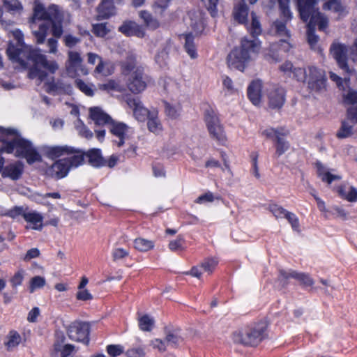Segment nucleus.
Listing matches in <instances>:
<instances>
[{
    "instance_id": "obj_44",
    "label": "nucleus",
    "mask_w": 357,
    "mask_h": 357,
    "mask_svg": "<svg viewBox=\"0 0 357 357\" xmlns=\"http://www.w3.org/2000/svg\"><path fill=\"white\" fill-rule=\"evenodd\" d=\"M285 132L282 128L275 129L273 128H266L262 131V135L265 136L266 138L278 140V137H280L282 135H284Z\"/></svg>"
},
{
    "instance_id": "obj_43",
    "label": "nucleus",
    "mask_w": 357,
    "mask_h": 357,
    "mask_svg": "<svg viewBox=\"0 0 357 357\" xmlns=\"http://www.w3.org/2000/svg\"><path fill=\"white\" fill-rule=\"evenodd\" d=\"M46 284L45 278L42 276H35L29 281V290L30 293H33L36 289L43 288Z\"/></svg>"
},
{
    "instance_id": "obj_41",
    "label": "nucleus",
    "mask_w": 357,
    "mask_h": 357,
    "mask_svg": "<svg viewBox=\"0 0 357 357\" xmlns=\"http://www.w3.org/2000/svg\"><path fill=\"white\" fill-rule=\"evenodd\" d=\"M252 22L250 26H248V31L252 36H258L262 32V29L259 20L255 13H251Z\"/></svg>"
},
{
    "instance_id": "obj_35",
    "label": "nucleus",
    "mask_w": 357,
    "mask_h": 357,
    "mask_svg": "<svg viewBox=\"0 0 357 357\" xmlns=\"http://www.w3.org/2000/svg\"><path fill=\"white\" fill-rule=\"evenodd\" d=\"M98 10L103 17H109L113 15L114 13V6L112 0H102Z\"/></svg>"
},
{
    "instance_id": "obj_47",
    "label": "nucleus",
    "mask_w": 357,
    "mask_h": 357,
    "mask_svg": "<svg viewBox=\"0 0 357 357\" xmlns=\"http://www.w3.org/2000/svg\"><path fill=\"white\" fill-rule=\"evenodd\" d=\"M165 341L168 345L176 346L183 342V338L178 331H174L167 335Z\"/></svg>"
},
{
    "instance_id": "obj_32",
    "label": "nucleus",
    "mask_w": 357,
    "mask_h": 357,
    "mask_svg": "<svg viewBox=\"0 0 357 357\" xmlns=\"http://www.w3.org/2000/svg\"><path fill=\"white\" fill-rule=\"evenodd\" d=\"M133 246L137 250L146 252L154 248L155 242L142 237H138L134 240Z\"/></svg>"
},
{
    "instance_id": "obj_12",
    "label": "nucleus",
    "mask_w": 357,
    "mask_h": 357,
    "mask_svg": "<svg viewBox=\"0 0 357 357\" xmlns=\"http://www.w3.org/2000/svg\"><path fill=\"white\" fill-rule=\"evenodd\" d=\"M41 152L49 158H56L61 156L70 157L77 152H82L81 150L76 149L72 146H49L43 145L40 146Z\"/></svg>"
},
{
    "instance_id": "obj_42",
    "label": "nucleus",
    "mask_w": 357,
    "mask_h": 357,
    "mask_svg": "<svg viewBox=\"0 0 357 357\" xmlns=\"http://www.w3.org/2000/svg\"><path fill=\"white\" fill-rule=\"evenodd\" d=\"M271 31L280 36L289 37V31L287 30L285 24L280 20L275 21L271 26Z\"/></svg>"
},
{
    "instance_id": "obj_24",
    "label": "nucleus",
    "mask_w": 357,
    "mask_h": 357,
    "mask_svg": "<svg viewBox=\"0 0 357 357\" xmlns=\"http://www.w3.org/2000/svg\"><path fill=\"white\" fill-rule=\"evenodd\" d=\"M119 31L128 36H137L138 38H143L145 36V31L144 28L133 21L125 22L119 28Z\"/></svg>"
},
{
    "instance_id": "obj_46",
    "label": "nucleus",
    "mask_w": 357,
    "mask_h": 357,
    "mask_svg": "<svg viewBox=\"0 0 357 357\" xmlns=\"http://www.w3.org/2000/svg\"><path fill=\"white\" fill-rule=\"evenodd\" d=\"M3 3L6 9L13 14L21 13L22 11V6L17 0H3Z\"/></svg>"
},
{
    "instance_id": "obj_61",
    "label": "nucleus",
    "mask_w": 357,
    "mask_h": 357,
    "mask_svg": "<svg viewBox=\"0 0 357 357\" xmlns=\"http://www.w3.org/2000/svg\"><path fill=\"white\" fill-rule=\"evenodd\" d=\"M344 101L348 103H356L357 102V91L353 89H349L346 93L343 94Z\"/></svg>"
},
{
    "instance_id": "obj_29",
    "label": "nucleus",
    "mask_w": 357,
    "mask_h": 357,
    "mask_svg": "<svg viewBox=\"0 0 357 357\" xmlns=\"http://www.w3.org/2000/svg\"><path fill=\"white\" fill-rule=\"evenodd\" d=\"M291 47L290 43L286 40H281L280 44H273L270 46V53L266 54L267 59L273 61H277L278 60V55L275 54L278 50H282L284 52H287L289 50Z\"/></svg>"
},
{
    "instance_id": "obj_48",
    "label": "nucleus",
    "mask_w": 357,
    "mask_h": 357,
    "mask_svg": "<svg viewBox=\"0 0 357 357\" xmlns=\"http://www.w3.org/2000/svg\"><path fill=\"white\" fill-rule=\"evenodd\" d=\"M76 85L78 89L88 96H93L94 95V86L91 84L85 83L81 79L76 80Z\"/></svg>"
},
{
    "instance_id": "obj_3",
    "label": "nucleus",
    "mask_w": 357,
    "mask_h": 357,
    "mask_svg": "<svg viewBox=\"0 0 357 357\" xmlns=\"http://www.w3.org/2000/svg\"><path fill=\"white\" fill-rule=\"evenodd\" d=\"M0 153H13L26 159L28 164L42 161V156L33 143L17 132L0 128Z\"/></svg>"
},
{
    "instance_id": "obj_51",
    "label": "nucleus",
    "mask_w": 357,
    "mask_h": 357,
    "mask_svg": "<svg viewBox=\"0 0 357 357\" xmlns=\"http://www.w3.org/2000/svg\"><path fill=\"white\" fill-rule=\"evenodd\" d=\"M26 271L24 269H19L10 278V282L13 287L15 288L22 284Z\"/></svg>"
},
{
    "instance_id": "obj_53",
    "label": "nucleus",
    "mask_w": 357,
    "mask_h": 357,
    "mask_svg": "<svg viewBox=\"0 0 357 357\" xmlns=\"http://www.w3.org/2000/svg\"><path fill=\"white\" fill-rule=\"evenodd\" d=\"M124 351L123 347L119 344H111L107 347V351L111 357H116Z\"/></svg>"
},
{
    "instance_id": "obj_2",
    "label": "nucleus",
    "mask_w": 357,
    "mask_h": 357,
    "mask_svg": "<svg viewBox=\"0 0 357 357\" xmlns=\"http://www.w3.org/2000/svg\"><path fill=\"white\" fill-rule=\"evenodd\" d=\"M63 13L56 5H51L45 10L37 0L34 1L33 14L29 20V26L38 44L44 43L52 24V35L59 38L63 34L62 20Z\"/></svg>"
},
{
    "instance_id": "obj_1",
    "label": "nucleus",
    "mask_w": 357,
    "mask_h": 357,
    "mask_svg": "<svg viewBox=\"0 0 357 357\" xmlns=\"http://www.w3.org/2000/svg\"><path fill=\"white\" fill-rule=\"evenodd\" d=\"M9 35L17 40V47L9 44L7 54L10 60L19 63L22 68L29 70V78L36 79L40 83L44 82V89L50 93L71 92L72 87L70 84L55 83L54 80L47 82V75L43 68L53 74L59 69L56 61L48 60L40 50L25 45L23 41L24 34L21 30L13 29L10 31Z\"/></svg>"
},
{
    "instance_id": "obj_59",
    "label": "nucleus",
    "mask_w": 357,
    "mask_h": 357,
    "mask_svg": "<svg viewBox=\"0 0 357 357\" xmlns=\"http://www.w3.org/2000/svg\"><path fill=\"white\" fill-rule=\"evenodd\" d=\"M298 68H294L293 64L289 61H286L280 66V69L282 72H283L284 74H287L289 76L292 75L293 77L294 70Z\"/></svg>"
},
{
    "instance_id": "obj_64",
    "label": "nucleus",
    "mask_w": 357,
    "mask_h": 357,
    "mask_svg": "<svg viewBox=\"0 0 357 357\" xmlns=\"http://www.w3.org/2000/svg\"><path fill=\"white\" fill-rule=\"evenodd\" d=\"M76 298L80 301H89L93 299L91 294L86 289H78L76 294Z\"/></svg>"
},
{
    "instance_id": "obj_63",
    "label": "nucleus",
    "mask_w": 357,
    "mask_h": 357,
    "mask_svg": "<svg viewBox=\"0 0 357 357\" xmlns=\"http://www.w3.org/2000/svg\"><path fill=\"white\" fill-rule=\"evenodd\" d=\"M63 40L65 45L70 48L75 47L80 42V39L79 38L73 36L70 34L65 36Z\"/></svg>"
},
{
    "instance_id": "obj_4",
    "label": "nucleus",
    "mask_w": 357,
    "mask_h": 357,
    "mask_svg": "<svg viewBox=\"0 0 357 357\" xmlns=\"http://www.w3.org/2000/svg\"><path fill=\"white\" fill-rule=\"evenodd\" d=\"M261 47L257 38H243L239 47L234 48L227 56V64L230 68L243 71L247 65L255 60Z\"/></svg>"
},
{
    "instance_id": "obj_39",
    "label": "nucleus",
    "mask_w": 357,
    "mask_h": 357,
    "mask_svg": "<svg viewBox=\"0 0 357 357\" xmlns=\"http://www.w3.org/2000/svg\"><path fill=\"white\" fill-rule=\"evenodd\" d=\"M94 72L103 76H108L113 73L114 67L110 62L102 61L97 65Z\"/></svg>"
},
{
    "instance_id": "obj_14",
    "label": "nucleus",
    "mask_w": 357,
    "mask_h": 357,
    "mask_svg": "<svg viewBox=\"0 0 357 357\" xmlns=\"http://www.w3.org/2000/svg\"><path fill=\"white\" fill-rule=\"evenodd\" d=\"M68 337L74 341L87 343L89 342V326L84 322L72 323L68 331Z\"/></svg>"
},
{
    "instance_id": "obj_21",
    "label": "nucleus",
    "mask_w": 357,
    "mask_h": 357,
    "mask_svg": "<svg viewBox=\"0 0 357 357\" xmlns=\"http://www.w3.org/2000/svg\"><path fill=\"white\" fill-rule=\"evenodd\" d=\"M188 24L194 31L195 34H199L203 31L205 26L204 14L199 10H192L188 14Z\"/></svg>"
},
{
    "instance_id": "obj_58",
    "label": "nucleus",
    "mask_w": 357,
    "mask_h": 357,
    "mask_svg": "<svg viewBox=\"0 0 357 357\" xmlns=\"http://www.w3.org/2000/svg\"><path fill=\"white\" fill-rule=\"evenodd\" d=\"M112 258L114 261L123 259L128 256L129 252L123 248H115L112 251Z\"/></svg>"
},
{
    "instance_id": "obj_8",
    "label": "nucleus",
    "mask_w": 357,
    "mask_h": 357,
    "mask_svg": "<svg viewBox=\"0 0 357 357\" xmlns=\"http://www.w3.org/2000/svg\"><path fill=\"white\" fill-rule=\"evenodd\" d=\"M84 163V152H77L70 157L56 160L50 167V174L56 178L67 176L72 168H76Z\"/></svg>"
},
{
    "instance_id": "obj_45",
    "label": "nucleus",
    "mask_w": 357,
    "mask_h": 357,
    "mask_svg": "<svg viewBox=\"0 0 357 357\" xmlns=\"http://www.w3.org/2000/svg\"><path fill=\"white\" fill-rule=\"evenodd\" d=\"M201 1L212 17H215L218 15V6L221 0H201Z\"/></svg>"
},
{
    "instance_id": "obj_26",
    "label": "nucleus",
    "mask_w": 357,
    "mask_h": 357,
    "mask_svg": "<svg viewBox=\"0 0 357 357\" xmlns=\"http://www.w3.org/2000/svg\"><path fill=\"white\" fill-rule=\"evenodd\" d=\"M89 116L98 126L109 125L112 121V118L99 107L89 108Z\"/></svg>"
},
{
    "instance_id": "obj_31",
    "label": "nucleus",
    "mask_w": 357,
    "mask_h": 357,
    "mask_svg": "<svg viewBox=\"0 0 357 357\" xmlns=\"http://www.w3.org/2000/svg\"><path fill=\"white\" fill-rule=\"evenodd\" d=\"M139 16L143 20L145 26L150 29L155 30L160 25L159 21L147 10H140Z\"/></svg>"
},
{
    "instance_id": "obj_62",
    "label": "nucleus",
    "mask_w": 357,
    "mask_h": 357,
    "mask_svg": "<svg viewBox=\"0 0 357 357\" xmlns=\"http://www.w3.org/2000/svg\"><path fill=\"white\" fill-rule=\"evenodd\" d=\"M170 1L171 0H157L153 5V9L155 12L162 13L168 7Z\"/></svg>"
},
{
    "instance_id": "obj_49",
    "label": "nucleus",
    "mask_w": 357,
    "mask_h": 357,
    "mask_svg": "<svg viewBox=\"0 0 357 357\" xmlns=\"http://www.w3.org/2000/svg\"><path fill=\"white\" fill-rule=\"evenodd\" d=\"M75 128L80 136L89 139L92 138L93 132L89 130L80 120L76 121Z\"/></svg>"
},
{
    "instance_id": "obj_30",
    "label": "nucleus",
    "mask_w": 357,
    "mask_h": 357,
    "mask_svg": "<svg viewBox=\"0 0 357 357\" xmlns=\"http://www.w3.org/2000/svg\"><path fill=\"white\" fill-rule=\"evenodd\" d=\"M84 155L88 158L89 162L93 167H100L105 164L100 149H91L85 154L84 153Z\"/></svg>"
},
{
    "instance_id": "obj_16",
    "label": "nucleus",
    "mask_w": 357,
    "mask_h": 357,
    "mask_svg": "<svg viewBox=\"0 0 357 357\" xmlns=\"http://www.w3.org/2000/svg\"><path fill=\"white\" fill-rule=\"evenodd\" d=\"M109 126L110 132L118 139L114 140L118 146H123L125 141L132 134V128L123 123L112 121Z\"/></svg>"
},
{
    "instance_id": "obj_56",
    "label": "nucleus",
    "mask_w": 357,
    "mask_h": 357,
    "mask_svg": "<svg viewBox=\"0 0 357 357\" xmlns=\"http://www.w3.org/2000/svg\"><path fill=\"white\" fill-rule=\"evenodd\" d=\"M126 355L128 357H144L145 351L141 347H132L126 351Z\"/></svg>"
},
{
    "instance_id": "obj_7",
    "label": "nucleus",
    "mask_w": 357,
    "mask_h": 357,
    "mask_svg": "<svg viewBox=\"0 0 357 357\" xmlns=\"http://www.w3.org/2000/svg\"><path fill=\"white\" fill-rule=\"evenodd\" d=\"M135 55L132 54L123 66L125 70L132 71L127 84L128 89L132 93L138 94L146 89L151 79L144 73L143 68L135 66Z\"/></svg>"
},
{
    "instance_id": "obj_57",
    "label": "nucleus",
    "mask_w": 357,
    "mask_h": 357,
    "mask_svg": "<svg viewBox=\"0 0 357 357\" xmlns=\"http://www.w3.org/2000/svg\"><path fill=\"white\" fill-rule=\"evenodd\" d=\"M282 16L287 20L291 18V13L288 6L289 0H278Z\"/></svg>"
},
{
    "instance_id": "obj_52",
    "label": "nucleus",
    "mask_w": 357,
    "mask_h": 357,
    "mask_svg": "<svg viewBox=\"0 0 357 357\" xmlns=\"http://www.w3.org/2000/svg\"><path fill=\"white\" fill-rule=\"evenodd\" d=\"M94 34L98 37L105 36L110 31L106 23L96 24L93 26Z\"/></svg>"
},
{
    "instance_id": "obj_13",
    "label": "nucleus",
    "mask_w": 357,
    "mask_h": 357,
    "mask_svg": "<svg viewBox=\"0 0 357 357\" xmlns=\"http://www.w3.org/2000/svg\"><path fill=\"white\" fill-rule=\"evenodd\" d=\"M66 68L68 73L72 77L79 74H88L87 70L82 66V59L79 53L75 51L68 52Z\"/></svg>"
},
{
    "instance_id": "obj_28",
    "label": "nucleus",
    "mask_w": 357,
    "mask_h": 357,
    "mask_svg": "<svg viewBox=\"0 0 357 357\" xmlns=\"http://www.w3.org/2000/svg\"><path fill=\"white\" fill-rule=\"evenodd\" d=\"M248 7L244 0H240L234 8V19L241 24H245L248 22Z\"/></svg>"
},
{
    "instance_id": "obj_23",
    "label": "nucleus",
    "mask_w": 357,
    "mask_h": 357,
    "mask_svg": "<svg viewBox=\"0 0 357 357\" xmlns=\"http://www.w3.org/2000/svg\"><path fill=\"white\" fill-rule=\"evenodd\" d=\"M291 278H295L305 286H312L314 283L313 280L307 274L294 271H280L279 280L281 282L284 284L285 281Z\"/></svg>"
},
{
    "instance_id": "obj_36",
    "label": "nucleus",
    "mask_w": 357,
    "mask_h": 357,
    "mask_svg": "<svg viewBox=\"0 0 357 357\" xmlns=\"http://www.w3.org/2000/svg\"><path fill=\"white\" fill-rule=\"evenodd\" d=\"M21 336L16 331H10L6 337L5 346L7 350L11 351L21 342Z\"/></svg>"
},
{
    "instance_id": "obj_55",
    "label": "nucleus",
    "mask_w": 357,
    "mask_h": 357,
    "mask_svg": "<svg viewBox=\"0 0 357 357\" xmlns=\"http://www.w3.org/2000/svg\"><path fill=\"white\" fill-rule=\"evenodd\" d=\"M26 209H24L20 206H15L5 213V215L8 216L12 218H17L20 215H22L24 218V213H26Z\"/></svg>"
},
{
    "instance_id": "obj_5",
    "label": "nucleus",
    "mask_w": 357,
    "mask_h": 357,
    "mask_svg": "<svg viewBox=\"0 0 357 357\" xmlns=\"http://www.w3.org/2000/svg\"><path fill=\"white\" fill-rule=\"evenodd\" d=\"M294 77L298 81L305 83L311 92L320 93L326 90V72L314 66L295 69Z\"/></svg>"
},
{
    "instance_id": "obj_50",
    "label": "nucleus",
    "mask_w": 357,
    "mask_h": 357,
    "mask_svg": "<svg viewBox=\"0 0 357 357\" xmlns=\"http://www.w3.org/2000/svg\"><path fill=\"white\" fill-rule=\"evenodd\" d=\"M284 135H282L280 137H278L275 144L276 152L275 154L278 156H280L283 153H284L289 149V144L287 141L284 140Z\"/></svg>"
},
{
    "instance_id": "obj_18",
    "label": "nucleus",
    "mask_w": 357,
    "mask_h": 357,
    "mask_svg": "<svg viewBox=\"0 0 357 357\" xmlns=\"http://www.w3.org/2000/svg\"><path fill=\"white\" fill-rule=\"evenodd\" d=\"M126 103L132 109L133 116L137 121H144L150 116L151 109L146 108L139 98H128Z\"/></svg>"
},
{
    "instance_id": "obj_37",
    "label": "nucleus",
    "mask_w": 357,
    "mask_h": 357,
    "mask_svg": "<svg viewBox=\"0 0 357 357\" xmlns=\"http://www.w3.org/2000/svg\"><path fill=\"white\" fill-rule=\"evenodd\" d=\"M138 324L142 331H151L154 326L155 321L149 315L144 314L138 317Z\"/></svg>"
},
{
    "instance_id": "obj_22",
    "label": "nucleus",
    "mask_w": 357,
    "mask_h": 357,
    "mask_svg": "<svg viewBox=\"0 0 357 357\" xmlns=\"http://www.w3.org/2000/svg\"><path fill=\"white\" fill-rule=\"evenodd\" d=\"M24 165L21 161H15L4 167L2 177L9 178L13 181L20 179L24 172Z\"/></svg>"
},
{
    "instance_id": "obj_17",
    "label": "nucleus",
    "mask_w": 357,
    "mask_h": 357,
    "mask_svg": "<svg viewBox=\"0 0 357 357\" xmlns=\"http://www.w3.org/2000/svg\"><path fill=\"white\" fill-rule=\"evenodd\" d=\"M218 264V259L214 257L206 258L201 262L199 265L192 267L190 271L186 272L185 274L199 279L204 272L211 275L215 270Z\"/></svg>"
},
{
    "instance_id": "obj_34",
    "label": "nucleus",
    "mask_w": 357,
    "mask_h": 357,
    "mask_svg": "<svg viewBox=\"0 0 357 357\" xmlns=\"http://www.w3.org/2000/svg\"><path fill=\"white\" fill-rule=\"evenodd\" d=\"M317 174L319 177L324 182L331 184L335 180L340 179V176L331 174L328 169L320 164H317Z\"/></svg>"
},
{
    "instance_id": "obj_10",
    "label": "nucleus",
    "mask_w": 357,
    "mask_h": 357,
    "mask_svg": "<svg viewBox=\"0 0 357 357\" xmlns=\"http://www.w3.org/2000/svg\"><path fill=\"white\" fill-rule=\"evenodd\" d=\"M205 121L210 136L220 144H225L227 137L218 117L212 111H208L205 114Z\"/></svg>"
},
{
    "instance_id": "obj_27",
    "label": "nucleus",
    "mask_w": 357,
    "mask_h": 357,
    "mask_svg": "<svg viewBox=\"0 0 357 357\" xmlns=\"http://www.w3.org/2000/svg\"><path fill=\"white\" fill-rule=\"evenodd\" d=\"M146 120L147 128L150 132L159 135L163 131V126L158 117V110L156 108H151L150 116Z\"/></svg>"
},
{
    "instance_id": "obj_11",
    "label": "nucleus",
    "mask_w": 357,
    "mask_h": 357,
    "mask_svg": "<svg viewBox=\"0 0 357 357\" xmlns=\"http://www.w3.org/2000/svg\"><path fill=\"white\" fill-rule=\"evenodd\" d=\"M357 123V105H353L347 109V119L343 120L336 133L338 139L351 137L354 134V123Z\"/></svg>"
},
{
    "instance_id": "obj_25",
    "label": "nucleus",
    "mask_w": 357,
    "mask_h": 357,
    "mask_svg": "<svg viewBox=\"0 0 357 357\" xmlns=\"http://www.w3.org/2000/svg\"><path fill=\"white\" fill-rule=\"evenodd\" d=\"M24 219L29 224L27 229L41 230L43 228V216L36 211H26L24 213Z\"/></svg>"
},
{
    "instance_id": "obj_38",
    "label": "nucleus",
    "mask_w": 357,
    "mask_h": 357,
    "mask_svg": "<svg viewBox=\"0 0 357 357\" xmlns=\"http://www.w3.org/2000/svg\"><path fill=\"white\" fill-rule=\"evenodd\" d=\"M185 39V50L188 54L192 59H195L197 56L196 47L193 42V37L192 33L185 34L183 36Z\"/></svg>"
},
{
    "instance_id": "obj_33",
    "label": "nucleus",
    "mask_w": 357,
    "mask_h": 357,
    "mask_svg": "<svg viewBox=\"0 0 357 357\" xmlns=\"http://www.w3.org/2000/svg\"><path fill=\"white\" fill-rule=\"evenodd\" d=\"M338 192L340 195L350 202H355L357 201V189L351 185H345L341 186Z\"/></svg>"
},
{
    "instance_id": "obj_60",
    "label": "nucleus",
    "mask_w": 357,
    "mask_h": 357,
    "mask_svg": "<svg viewBox=\"0 0 357 357\" xmlns=\"http://www.w3.org/2000/svg\"><path fill=\"white\" fill-rule=\"evenodd\" d=\"M285 218H287L289 222L291 224V227L295 231H298L299 229V221L297 216L291 212H288Z\"/></svg>"
},
{
    "instance_id": "obj_54",
    "label": "nucleus",
    "mask_w": 357,
    "mask_h": 357,
    "mask_svg": "<svg viewBox=\"0 0 357 357\" xmlns=\"http://www.w3.org/2000/svg\"><path fill=\"white\" fill-rule=\"evenodd\" d=\"M270 211L276 218H285L289 211L278 205H272L269 208Z\"/></svg>"
},
{
    "instance_id": "obj_6",
    "label": "nucleus",
    "mask_w": 357,
    "mask_h": 357,
    "mask_svg": "<svg viewBox=\"0 0 357 357\" xmlns=\"http://www.w3.org/2000/svg\"><path fill=\"white\" fill-rule=\"evenodd\" d=\"M164 87L168 95L167 100L164 101L165 114L172 120L178 119L182 113L183 96L181 94L180 86L176 81L169 79L165 82Z\"/></svg>"
},
{
    "instance_id": "obj_19",
    "label": "nucleus",
    "mask_w": 357,
    "mask_h": 357,
    "mask_svg": "<svg viewBox=\"0 0 357 357\" xmlns=\"http://www.w3.org/2000/svg\"><path fill=\"white\" fill-rule=\"evenodd\" d=\"M347 48L344 45L338 43H334L331 45L330 49L331 54L335 59L340 68L349 72L347 62Z\"/></svg>"
},
{
    "instance_id": "obj_20",
    "label": "nucleus",
    "mask_w": 357,
    "mask_h": 357,
    "mask_svg": "<svg viewBox=\"0 0 357 357\" xmlns=\"http://www.w3.org/2000/svg\"><path fill=\"white\" fill-rule=\"evenodd\" d=\"M264 91H266V86H264L261 80L253 81L250 84L248 89V96L253 105L257 106L260 105Z\"/></svg>"
},
{
    "instance_id": "obj_40",
    "label": "nucleus",
    "mask_w": 357,
    "mask_h": 357,
    "mask_svg": "<svg viewBox=\"0 0 357 357\" xmlns=\"http://www.w3.org/2000/svg\"><path fill=\"white\" fill-rule=\"evenodd\" d=\"M98 89L101 91H104L108 93H112V92H119L121 91V86L114 80L109 79L105 83L99 84L98 86Z\"/></svg>"
},
{
    "instance_id": "obj_15",
    "label": "nucleus",
    "mask_w": 357,
    "mask_h": 357,
    "mask_svg": "<svg viewBox=\"0 0 357 357\" xmlns=\"http://www.w3.org/2000/svg\"><path fill=\"white\" fill-rule=\"evenodd\" d=\"M266 93L268 105L272 108H280L284 102V89L275 84H266Z\"/></svg>"
},
{
    "instance_id": "obj_9",
    "label": "nucleus",
    "mask_w": 357,
    "mask_h": 357,
    "mask_svg": "<svg viewBox=\"0 0 357 357\" xmlns=\"http://www.w3.org/2000/svg\"><path fill=\"white\" fill-rule=\"evenodd\" d=\"M265 336V326L257 324L244 331L234 334V341L247 346H257Z\"/></svg>"
}]
</instances>
